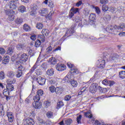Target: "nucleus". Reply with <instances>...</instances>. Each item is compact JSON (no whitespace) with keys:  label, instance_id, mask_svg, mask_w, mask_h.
<instances>
[{"label":"nucleus","instance_id":"f257e3e1","mask_svg":"<svg viewBox=\"0 0 125 125\" xmlns=\"http://www.w3.org/2000/svg\"><path fill=\"white\" fill-rule=\"evenodd\" d=\"M106 31L107 33L113 34L114 35H117L118 33L121 32L118 26H112L111 25H109L106 27Z\"/></svg>","mask_w":125,"mask_h":125},{"label":"nucleus","instance_id":"f03ea898","mask_svg":"<svg viewBox=\"0 0 125 125\" xmlns=\"http://www.w3.org/2000/svg\"><path fill=\"white\" fill-rule=\"evenodd\" d=\"M106 60H107V58L104 57L100 60L98 61L97 67L100 69H103L105 67V64H106Z\"/></svg>","mask_w":125,"mask_h":125},{"label":"nucleus","instance_id":"7ed1b4c3","mask_svg":"<svg viewBox=\"0 0 125 125\" xmlns=\"http://www.w3.org/2000/svg\"><path fill=\"white\" fill-rule=\"evenodd\" d=\"M80 12V9L78 8H75L74 7H72L69 11V14L68 18L71 19L73 18V16L75 15V14H77V13H79Z\"/></svg>","mask_w":125,"mask_h":125},{"label":"nucleus","instance_id":"20e7f679","mask_svg":"<svg viewBox=\"0 0 125 125\" xmlns=\"http://www.w3.org/2000/svg\"><path fill=\"white\" fill-rule=\"evenodd\" d=\"M11 10H7L6 12V15H7V19L9 21H14V14L15 12L13 11V9H11Z\"/></svg>","mask_w":125,"mask_h":125},{"label":"nucleus","instance_id":"39448f33","mask_svg":"<svg viewBox=\"0 0 125 125\" xmlns=\"http://www.w3.org/2000/svg\"><path fill=\"white\" fill-rule=\"evenodd\" d=\"M81 39H84V40H86V41H89V42H94V41H96V38H94L93 36H89L87 35V34H81L80 35Z\"/></svg>","mask_w":125,"mask_h":125},{"label":"nucleus","instance_id":"423d86ee","mask_svg":"<svg viewBox=\"0 0 125 125\" xmlns=\"http://www.w3.org/2000/svg\"><path fill=\"white\" fill-rule=\"evenodd\" d=\"M43 95V91L42 90H39L37 92L36 95L34 97L33 100L34 101H40L41 99V96H42Z\"/></svg>","mask_w":125,"mask_h":125},{"label":"nucleus","instance_id":"0eeeda50","mask_svg":"<svg viewBox=\"0 0 125 125\" xmlns=\"http://www.w3.org/2000/svg\"><path fill=\"white\" fill-rule=\"evenodd\" d=\"M18 1V0H12L8 3V6L10 9H16L17 8V5L16 3Z\"/></svg>","mask_w":125,"mask_h":125},{"label":"nucleus","instance_id":"6e6552de","mask_svg":"<svg viewBox=\"0 0 125 125\" xmlns=\"http://www.w3.org/2000/svg\"><path fill=\"white\" fill-rule=\"evenodd\" d=\"M74 33H75V30H74V27L69 29L66 28V32L64 37L69 38V37H71L74 34Z\"/></svg>","mask_w":125,"mask_h":125},{"label":"nucleus","instance_id":"1a4fd4ad","mask_svg":"<svg viewBox=\"0 0 125 125\" xmlns=\"http://www.w3.org/2000/svg\"><path fill=\"white\" fill-rule=\"evenodd\" d=\"M56 69L57 71H62L66 70V65L61 63H58L56 65Z\"/></svg>","mask_w":125,"mask_h":125},{"label":"nucleus","instance_id":"9d476101","mask_svg":"<svg viewBox=\"0 0 125 125\" xmlns=\"http://www.w3.org/2000/svg\"><path fill=\"white\" fill-rule=\"evenodd\" d=\"M38 9V5L34 4L33 6L31 8V11L30 12V15L31 16H36L37 15V10Z\"/></svg>","mask_w":125,"mask_h":125},{"label":"nucleus","instance_id":"9b49d317","mask_svg":"<svg viewBox=\"0 0 125 125\" xmlns=\"http://www.w3.org/2000/svg\"><path fill=\"white\" fill-rule=\"evenodd\" d=\"M89 91L91 93H95L97 91V84H92L90 86Z\"/></svg>","mask_w":125,"mask_h":125},{"label":"nucleus","instance_id":"f8f14e48","mask_svg":"<svg viewBox=\"0 0 125 125\" xmlns=\"http://www.w3.org/2000/svg\"><path fill=\"white\" fill-rule=\"evenodd\" d=\"M20 62H26L27 60H28V58H29V56L26 54H22L21 55V57H20Z\"/></svg>","mask_w":125,"mask_h":125},{"label":"nucleus","instance_id":"ddd939ff","mask_svg":"<svg viewBox=\"0 0 125 125\" xmlns=\"http://www.w3.org/2000/svg\"><path fill=\"white\" fill-rule=\"evenodd\" d=\"M7 117L9 123H13V121L14 120V116H13V113L12 112H7Z\"/></svg>","mask_w":125,"mask_h":125},{"label":"nucleus","instance_id":"4468645a","mask_svg":"<svg viewBox=\"0 0 125 125\" xmlns=\"http://www.w3.org/2000/svg\"><path fill=\"white\" fill-rule=\"evenodd\" d=\"M23 69V66L22 65H20L18 67V70L17 71V73L16 74L17 78H21L23 75V72L22 71V69Z\"/></svg>","mask_w":125,"mask_h":125},{"label":"nucleus","instance_id":"2eb2a0df","mask_svg":"<svg viewBox=\"0 0 125 125\" xmlns=\"http://www.w3.org/2000/svg\"><path fill=\"white\" fill-rule=\"evenodd\" d=\"M33 105L35 109H41L42 103L39 102V101H34V102L33 103Z\"/></svg>","mask_w":125,"mask_h":125},{"label":"nucleus","instance_id":"dca6fc26","mask_svg":"<svg viewBox=\"0 0 125 125\" xmlns=\"http://www.w3.org/2000/svg\"><path fill=\"white\" fill-rule=\"evenodd\" d=\"M37 82L39 83L40 85H43L45 83V79L39 77L37 79Z\"/></svg>","mask_w":125,"mask_h":125},{"label":"nucleus","instance_id":"f3484780","mask_svg":"<svg viewBox=\"0 0 125 125\" xmlns=\"http://www.w3.org/2000/svg\"><path fill=\"white\" fill-rule=\"evenodd\" d=\"M40 14L42 16H46L48 14V9L47 8H43L39 11Z\"/></svg>","mask_w":125,"mask_h":125},{"label":"nucleus","instance_id":"a211bd4d","mask_svg":"<svg viewBox=\"0 0 125 125\" xmlns=\"http://www.w3.org/2000/svg\"><path fill=\"white\" fill-rule=\"evenodd\" d=\"M65 81L67 82V83H70L71 82L74 81V75H67L65 77Z\"/></svg>","mask_w":125,"mask_h":125},{"label":"nucleus","instance_id":"6ab92c4d","mask_svg":"<svg viewBox=\"0 0 125 125\" xmlns=\"http://www.w3.org/2000/svg\"><path fill=\"white\" fill-rule=\"evenodd\" d=\"M25 122L27 125H35V120L33 118L28 117L25 119Z\"/></svg>","mask_w":125,"mask_h":125},{"label":"nucleus","instance_id":"aec40b11","mask_svg":"<svg viewBox=\"0 0 125 125\" xmlns=\"http://www.w3.org/2000/svg\"><path fill=\"white\" fill-rule=\"evenodd\" d=\"M44 3H45V4L49 3V6L51 7V8H53V7H54V4H53V2L51 1V0H45L44 1Z\"/></svg>","mask_w":125,"mask_h":125},{"label":"nucleus","instance_id":"412c9836","mask_svg":"<svg viewBox=\"0 0 125 125\" xmlns=\"http://www.w3.org/2000/svg\"><path fill=\"white\" fill-rule=\"evenodd\" d=\"M19 11L21 12V13H24V12H26L27 10L26 9V7L23 5H21L18 8Z\"/></svg>","mask_w":125,"mask_h":125},{"label":"nucleus","instance_id":"4be33fe9","mask_svg":"<svg viewBox=\"0 0 125 125\" xmlns=\"http://www.w3.org/2000/svg\"><path fill=\"white\" fill-rule=\"evenodd\" d=\"M23 29L25 32H30L31 31V26L27 24H24L23 26Z\"/></svg>","mask_w":125,"mask_h":125},{"label":"nucleus","instance_id":"5701e85b","mask_svg":"<svg viewBox=\"0 0 125 125\" xmlns=\"http://www.w3.org/2000/svg\"><path fill=\"white\" fill-rule=\"evenodd\" d=\"M46 75L49 76L50 77L53 76V75H54V69L53 68L48 69L46 72Z\"/></svg>","mask_w":125,"mask_h":125},{"label":"nucleus","instance_id":"b1692460","mask_svg":"<svg viewBox=\"0 0 125 125\" xmlns=\"http://www.w3.org/2000/svg\"><path fill=\"white\" fill-rule=\"evenodd\" d=\"M84 115L86 118H88L89 119H92L93 117L92 113H91V111H90L85 112Z\"/></svg>","mask_w":125,"mask_h":125},{"label":"nucleus","instance_id":"393cba45","mask_svg":"<svg viewBox=\"0 0 125 125\" xmlns=\"http://www.w3.org/2000/svg\"><path fill=\"white\" fill-rule=\"evenodd\" d=\"M119 77L122 80L125 79V71H121L119 73Z\"/></svg>","mask_w":125,"mask_h":125},{"label":"nucleus","instance_id":"a878e982","mask_svg":"<svg viewBox=\"0 0 125 125\" xmlns=\"http://www.w3.org/2000/svg\"><path fill=\"white\" fill-rule=\"evenodd\" d=\"M15 76V73L12 71H10L7 72V76L8 78H10V79H11L13 78Z\"/></svg>","mask_w":125,"mask_h":125},{"label":"nucleus","instance_id":"bb28decb","mask_svg":"<svg viewBox=\"0 0 125 125\" xmlns=\"http://www.w3.org/2000/svg\"><path fill=\"white\" fill-rule=\"evenodd\" d=\"M55 91L57 94H61L63 92V89L61 87H57Z\"/></svg>","mask_w":125,"mask_h":125},{"label":"nucleus","instance_id":"cd10ccee","mask_svg":"<svg viewBox=\"0 0 125 125\" xmlns=\"http://www.w3.org/2000/svg\"><path fill=\"white\" fill-rule=\"evenodd\" d=\"M9 62V57L8 56H6L4 58L2 62V64H4V65L6 64H8Z\"/></svg>","mask_w":125,"mask_h":125},{"label":"nucleus","instance_id":"c85d7f7f","mask_svg":"<svg viewBox=\"0 0 125 125\" xmlns=\"http://www.w3.org/2000/svg\"><path fill=\"white\" fill-rule=\"evenodd\" d=\"M76 23H78L79 27H83L82 19L80 17H77L75 20Z\"/></svg>","mask_w":125,"mask_h":125},{"label":"nucleus","instance_id":"c756f323","mask_svg":"<svg viewBox=\"0 0 125 125\" xmlns=\"http://www.w3.org/2000/svg\"><path fill=\"white\" fill-rule=\"evenodd\" d=\"M7 84H12L13 83H16V79H7L6 81Z\"/></svg>","mask_w":125,"mask_h":125},{"label":"nucleus","instance_id":"7c9ffc66","mask_svg":"<svg viewBox=\"0 0 125 125\" xmlns=\"http://www.w3.org/2000/svg\"><path fill=\"white\" fill-rule=\"evenodd\" d=\"M6 88L8 91H12L14 89V86L12 84H8L6 85Z\"/></svg>","mask_w":125,"mask_h":125},{"label":"nucleus","instance_id":"2f4dec72","mask_svg":"<svg viewBox=\"0 0 125 125\" xmlns=\"http://www.w3.org/2000/svg\"><path fill=\"white\" fill-rule=\"evenodd\" d=\"M42 34L43 36H48L49 30L47 29H43L42 31Z\"/></svg>","mask_w":125,"mask_h":125},{"label":"nucleus","instance_id":"473e14b6","mask_svg":"<svg viewBox=\"0 0 125 125\" xmlns=\"http://www.w3.org/2000/svg\"><path fill=\"white\" fill-rule=\"evenodd\" d=\"M15 22L16 24H17V25H21V23H23V19L18 18L16 20Z\"/></svg>","mask_w":125,"mask_h":125},{"label":"nucleus","instance_id":"72a5a7b5","mask_svg":"<svg viewBox=\"0 0 125 125\" xmlns=\"http://www.w3.org/2000/svg\"><path fill=\"white\" fill-rule=\"evenodd\" d=\"M49 61L50 62V63L52 64V65H55V64L57 63V60H56L55 58H50Z\"/></svg>","mask_w":125,"mask_h":125},{"label":"nucleus","instance_id":"f704fd0d","mask_svg":"<svg viewBox=\"0 0 125 125\" xmlns=\"http://www.w3.org/2000/svg\"><path fill=\"white\" fill-rule=\"evenodd\" d=\"M13 47H10L8 48V50L7 51V54L9 55H11L13 53Z\"/></svg>","mask_w":125,"mask_h":125},{"label":"nucleus","instance_id":"c9c22d12","mask_svg":"<svg viewBox=\"0 0 125 125\" xmlns=\"http://www.w3.org/2000/svg\"><path fill=\"white\" fill-rule=\"evenodd\" d=\"M57 109H60L61 107H63V106H64V103H63V102L62 101H60L57 103Z\"/></svg>","mask_w":125,"mask_h":125},{"label":"nucleus","instance_id":"e433bc0d","mask_svg":"<svg viewBox=\"0 0 125 125\" xmlns=\"http://www.w3.org/2000/svg\"><path fill=\"white\" fill-rule=\"evenodd\" d=\"M37 120L39 124H41L42 125H46L47 124L46 122H45V121H44L40 117L37 118Z\"/></svg>","mask_w":125,"mask_h":125},{"label":"nucleus","instance_id":"4c0bfd02","mask_svg":"<svg viewBox=\"0 0 125 125\" xmlns=\"http://www.w3.org/2000/svg\"><path fill=\"white\" fill-rule=\"evenodd\" d=\"M36 28L39 30H42L43 28V25L42 23H38L36 24Z\"/></svg>","mask_w":125,"mask_h":125},{"label":"nucleus","instance_id":"58836bf2","mask_svg":"<svg viewBox=\"0 0 125 125\" xmlns=\"http://www.w3.org/2000/svg\"><path fill=\"white\" fill-rule=\"evenodd\" d=\"M46 116L47 118L51 119L53 117V113L51 111H48L46 113Z\"/></svg>","mask_w":125,"mask_h":125},{"label":"nucleus","instance_id":"ea45409f","mask_svg":"<svg viewBox=\"0 0 125 125\" xmlns=\"http://www.w3.org/2000/svg\"><path fill=\"white\" fill-rule=\"evenodd\" d=\"M9 92L10 91H8L7 89H4L3 91V94L4 96L7 97L9 95Z\"/></svg>","mask_w":125,"mask_h":125},{"label":"nucleus","instance_id":"a19ab883","mask_svg":"<svg viewBox=\"0 0 125 125\" xmlns=\"http://www.w3.org/2000/svg\"><path fill=\"white\" fill-rule=\"evenodd\" d=\"M70 83L71 85L73 86V87H77L78 85V83L77 82V81L74 80H72V81H71Z\"/></svg>","mask_w":125,"mask_h":125},{"label":"nucleus","instance_id":"79ce46f5","mask_svg":"<svg viewBox=\"0 0 125 125\" xmlns=\"http://www.w3.org/2000/svg\"><path fill=\"white\" fill-rule=\"evenodd\" d=\"M41 44H42V42H41V41L38 40L35 42V47H39V46H41Z\"/></svg>","mask_w":125,"mask_h":125},{"label":"nucleus","instance_id":"37998d69","mask_svg":"<svg viewBox=\"0 0 125 125\" xmlns=\"http://www.w3.org/2000/svg\"><path fill=\"white\" fill-rule=\"evenodd\" d=\"M72 119H71L70 118L68 119H66L64 121V123H65V125H71V124H72Z\"/></svg>","mask_w":125,"mask_h":125},{"label":"nucleus","instance_id":"c03bdc74","mask_svg":"<svg viewBox=\"0 0 125 125\" xmlns=\"http://www.w3.org/2000/svg\"><path fill=\"white\" fill-rule=\"evenodd\" d=\"M108 9H109V7H108V6H107L106 5H104L102 6V10L104 12L106 11H108Z\"/></svg>","mask_w":125,"mask_h":125},{"label":"nucleus","instance_id":"a18cd8bd","mask_svg":"<svg viewBox=\"0 0 125 125\" xmlns=\"http://www.w3.org/2000/svg\"><path fill=\"white\" fill-rule=\"evenodd\" d=\"M0 113L1 116H4V110H3V106L2 105H0Z\"/></svg>","mask_w":125,"mask_h":125},{"label":"nucleus","instance_id":"49530a36","mask_svg":"<svg viewBox=\"0 0 125 125\" xmlns=\"http://www.w3.org/2000/svg\"><path fill=\"white\" fill-rule=\"evenodd\" d=\"M39 39L40 40V42L41 41H42V42H44V41H45V38L44 37V35H40L39 36Z\"/></svg>","mask_w":125,"mask_h":125},{"label":"nucleus","instance_id":"de8ad7c7","mask_svg":"<svg viewBox=\"0 0 125 125\" xmlns=\"http://www.w3.org/2000/svg\"><path fill=\"white\" fill-rule=\"evenodd\" d=\"M95 18H96V16L95 15V14H91L89 16V19L90 20H95Z\"/></svg>","mask_w":125,"mask_h":125},{"label":"nucleus","instance_id":"09e8293b","mask_svg":"<svg viewBox=\"0 0 125 125\" xmlns=\"http://www.w3.org/2000/svg\"><path fill=\"white\" fill-rule=\"evenodd\" d=\"M118 29H120V31H124V29L125 28V23H122L121 24L120 26H118Z\"/></svg>","mask_w":125,"mask_h":125},{"label":"nucleus","instance_id":"8fccbe9b","mask_svg":"<svg viewBox=\"0 0 125 125\" xmlns=\"http://www.w3.org/2000/svg\"><path fill=\"white\" fill-rule=\"evenodd\" d=\"M5 77L4 72L3 71H1L0 72V80H3Z\"/></svg>","mask_w":125,"mask_h":125},{"label":"nucleus","instance_id":"3c124183","mask_svg":"<svg viewBox=\"0 0 125 125\" xmlns=\"http://www.w3.org/2000/svg\"><path fill=\"white\" fill-rule=\"evenodd\" d=\"M49 90L51 92H55V90H56V88L55 87H54V86H51L49 87Z\"/></svg>","mask_w":125,"mask_h":125},{"label":"nucleus","instance_id":"603ef678","mask_svg":"<svg viewBox=\"0 0 125 125\" xmlns=\"http://www.w3.org/2000/svg\"><path fill=\"white\" fill-rule=\"evenodd\" d=\"M81 120H82V115H80L79 116L77 117V124H82V122H81Z\"/></svg>","mask_w":125,"mask_h":125},{"label":"nucleus","instance_id":"864d4df0","mask_svg":"<svg viewBox=\"0 0 125 125\" xmlns=\"http://www.w3.org/2000/svg\"><path fill=\"white\" fill-rule=\"evenodd\" d=\"M36 69H37V65L35 64L33 67L30 69V73L31 74H32V73H34L35 70H36Z\"/></svg>","mask_w":125,"mask_h":125},{"label":"nucleus","instance_id":"5fc2aeb1","mask_svg":"<svg viewBox=\"0 0 125 125\" xmlns=\"http://www.w3.org/2000/svg\"><path fill=\"white\" fill-rule=\"evenodd\" d=\"M95 9L97 14H100V13L101 12V11H100V9L99 8V7L98 6L95 7Z\"/></svg>","mask_w":125,"mask_h":125},{"label":"nucleus","instance_id":"6e6d98bb","mask_svg":"<svg viewBox=\"0 0 125 125\" xmlns=\"http://www.w3.org/2000/svg\"><path fill=\"white\" fill-rule=\"evenodd\" d=\"M100 2L101 4H107L109 1L108 0H100Z\"/></svg>","mask_w":125,"mask_h":125},{"label":"nucleus","instance_id":"4d7b16f0","mask_svg":"<svg viewBox=\"0 0 125 125\" xmlns=\"http://www.w3.org/2000/svg\"><path fill=\"white\" fill-rule=\"evenodd\" d=\"M119 58V56H118L117 54H114L112 57H111V59L112 60H117Z\"/></svg>","mask_w":125,"mask_h":125},{"label":"nucleus","instance_id":"13d9d810","mask_svg":"<svg viewBox=\"0 0 125 125\" xmlns=\"http://www.w3.org/2000/svg\"><path fill=\"white\" fill-rule=\"evenodd\" d=\"M102 83L104 85H108L109 84V81L107 79H105L102 81Z\"/></svg>","mask_w":125,"mask_h":125},{"label":"nucleus","instance_id":"bf43d9fd","mask_svg":"<svg viewBox=\"0 0 125 125\" xmlns=\"http://www.w3.org/2000/svg\"><path fill=\"white\" fill-rule=\"evenodd\" d=\"M72 97H71L70 95H68L65 96V98H64V100H65V101H69V100H70V99H71V98Z\"/></svg>","mask_w":125,"mask_h":125},{"label":"nucleus","instance_id":"052dcab7","mask_svg":"<svg viewBox=\"0 0 125 125\" xmlns=\"http://www.w3.org/2000/svg\"><path fill=\"white\" fill-rule=\"evenodd\" d=\"M42 71L41 70V69H37L36 70V74L38 76H40V75H42Z\"/></svg>","mask_w":125,"mask_h":125},{"label":"nucleus","instance_id":"680f3d73","mask_svg":"<svg viewBox=\"0 0 125 125\" xmlns=\"http://www.w3.org/2000/svg\"><path fill=\"white\" fill-rule=\"evenodd\" d=\"M4 53H5V50L2 47H0V54H4Z\"/></svg>","mask_w":125,"mask_h":125},{"label":"nucleus","instance_id":"e2e57ef3","mask_svg":"<svg viewBox=\"0 0 125 125\" xmlns=\"http://www.w3.org/2000/svg\"><path fill=\"white\" fill-rule=\"evenodd\" d=\"M71 73H76L77 74L78 73V69L77 68H71Z\"/></svg>","mask_w":125,"mask_h":125},{"label":"nucleus","instance_id":"0e129e2a","mask_svg":"<svg viewBox=\"0 0 125 125\" xmlns=\"http://www.w3.org/2000/svg\"><path fill=\"white\" fill-rule=\"evenodd\" d=\"M16 47L18 50H21V49L22 48V47H23V45H22V44H19L17 45Z\"/></svg>","mask_w":125,"mask_h":125},{"label":"nucleus","instance_id":"69168bd1","mask_svg":"<svg viewBox=\"0 0 125 125\" xmlns=\"http://www.w3.org/2000/svg\"><path fill=\"white\" fill-rule=\"evenodd\" d=\"M44 105H45V107H47L49 106H50V102H49V101H47L44 102Z\"/></svg>","mask_w":125,"mask_h":125},{"label":"nucleus","instance_id":"338daca9","mask_svg":"<svg viewBox=\"0 0 125 125\" xmlns=\"http://www.w3.org/2000/svg\"><path fill=\"white\" fill-rule=\"evenodd\" d=\"M108 84H109V86H113L114 84H115V82L113 81H108Z\"/></svg>","mask_w":125,"mask_h":125},{"label":"nucleus","instance_id":"774afa93","mask_svg":"<svg viewBox=\"0 0 125 125\" xmlns=\"http://www.w3.org/2000/svg\"><path fill=\"white\" fill-rule=\"evenodd\" d=\"M118 10L120 12H123L124 11V7L123 6H119L118 7Z\"/></svg>","mask_w":125,"mask_h":125}]
</instances>
